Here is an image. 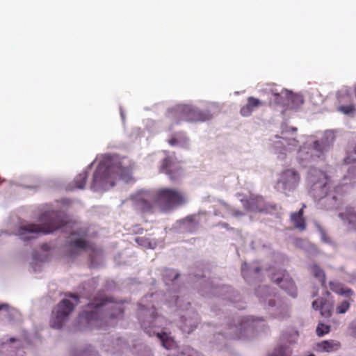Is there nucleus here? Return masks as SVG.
Segmentation results:
<instances>
[{
    "label": "nucleus",
    "mask_w": 356,
    "mask_h": 356,
    "mask_svg": "<svg viewBox=\"0 0 356 356\" xmlns=\"http://www.w3.org/2000/svg\"><path fill=\"white\" fill-rule=\"evenodd\" d=\"M287 132L282 129L281 136H271L268 139L269 149L280 160H284L298 150V159L303 166L325 161L335 140L334 134L330 130H327L320 136H305L300 145V142L295 138L286 136Z\"/></svg>",
    "instance_id": "1"
},
{
    "label": "nucleus",
    "mask_w": 356,
    "mask_h": 356,
    "mask_svg": "<svg viewBox=\"0 0 356 356\" xmlns=\"http://www.w3.org/2000/svg\"><path fill=\"white\" fill-rule=\"evenodd\" d=\"M96 161L99 163L92 175L90 186L91 191H106L115 185V180L117 178L127 183L131 180L133 164L128 158L120 157L118 155L101 154L97 156L96 159L75 177L74 182L77 188H85L88 172Z\"/></svg>",
    "instance_id": "2"
},
{
    "label": "nucleus",
    "mask_w": 356,
    "mask_h": 356,
    "mask_svg": "<svg viewBox=\"0 0 356 356\" xmlns=\"http://www.w3.org/2000/svg\"><path fill=\"white\" fill-rule=\"evenodd\" d=\"M306 183L310 195L321 207L327 210L339 209L343 205V195L356 186V165L348 168V175L337 184H334L331 177L324 171L311 168Z\"/></svg>",
    "instance_id": "3"
},
{
    "label": "nucleus",
    "mask_w": 356,
    "mask_h": 356,
    "mask_svg": "<svg viewBox=\"0 0 356 356\" xmlns=\"http://www.w3.org/2000/svg\"><path fill=\"white\" fill-rule=\"evenodd\" d=\"M63 228L64 231L70 230V234L67 237L66 243L71 250L72 256L75 255L79 251L88 252L91 265L96 267L100 265L103 260V252L100 248L90 243L87 239V234L85 229L81 228L79 224L72 221L67 216L65 211H46V234L54 231Z\"/></svg>",
    "instance_id": "4"
},
{
    "label": "nucleus",
    "mask_w": 356,
    "mask_h": 356,
    "mask_svg": "<svg viewBox=\"0 0 356 356\" xmlns=\"http://www.w3.org/2000/svg\"><path fill=\"white\" fill-rule=\"evenodd\" d=\"M123 312L124 306L122 302H115L104 293H99L79 314L76 321V329L87 331L103 327L108 324L113 325V320L119 318Z\"/></svg>",
    "instance_id": "5"
},
{
    "label": "nucleus",
    "mask_w": 356,
    "mask_h": 356,
    "mask_svg": "<svg viewBox=\"0 0 356 356\" xmlns=\"http://www.w3.org/2000/svg\"><path fill=\"white\" fill-rule=\"evenodd\" d=\"M159 296L157 293H151L142 298L138 304V318L141 327L147 334L156 336L163 348L172 350L177 348V343L168 330L170 322L163 316L157 315L154 312V305L149 302L150 298Z\"/></svg>",
    "instance_id": "6"
},
{
    "label": "nucleus",
    "mask_w": 356,
    "mask_h": 356,
    "mask_svg": "<svg viewBox=\"0 0 356 356\" xmlns=\"http://www.w3.org/2000/svg\"><path fill=\"white\" fill-rule=\"evenodd\" d=\"M218 109L216 103H209L206 108L200 109L193 104H177L167 109L165 116L166 123L179 124L181 122H204L213 118L215 110Z\"/></svg>",
    "instance_id": "7"
},
{
    "label": "nucleus",
    "mask_w": 356,
    "mask_h": 356,
    "mask_svg": "<svg viewBox=\"0 0 356 356\" xmlns=\"http://www.w3.org/2000/svg\"><path fill=\"white\" fill-rule=\"evenodd\" d=\"M103 348L106 352L113 355L129 356L133 353L137 356H152V350L145 344L136 345L131 350L127 341L119 337H106L103 342Z\"/></svg>",
    "instance_id": "8"
},
{
    "label": "nucleus",
    "mask_w": 356,
    "mask_h": 356,
    "mask_svg": "<svg viewBox=\"0 0 356 356\" xmlns=\"http://www.w3.org/2000/svg\"><path fill=\"white\" fill-rule=\"evenodd\" d=\"M261 321V318L252 316L235 317L227 325L222 336L229 339H244L248 333L257 327Z\"/></svg>",
    "instance_id": "9"
},
{
    "label": "nucleus",
    "mask_w": 356,
    "mask_h": 356,
    "mask_svg": "<svg viewBox=\"0 0 356 356\" xmlns=\"http://www.w3.org/2000/svg\"><path fill=\"white\" fill-rule=\"evenodd\" d=\"M157 192V204L163 212L171 211L188 201L183 193L171 188H163Z\"/></svg>",
    "instance_id": "10"
},
{
    "label": "nucleus",
    "mask_w": 356,
    "mask_h": 356,
    "mask_svg": "<svg viewBox=\"0 0 356 356\" xmlns=\"http://www.w3.org/2000/svg\"><path fill=\"white\" fill-rule=\"evenodd\" d=\"M79 297L70 294L63 299L58 305L55 311L52 313L51 326L60 329L70 314L73 312L75 305L78 304Z\"/></svg>",
    "instance_id": "11"
},
{
    "label": "nucleus",
    "mask_w": 356,
    "mask_h": 356,
    "mask_svg": "<svg viewBox=\"0 0 356 356\" xmlns=\"http://www.w3.org/2000/svg\"><path fill=\"white\" fill-rule=\"evenodd\" d=\"M175 305L181 311H185L184 314L181 313V329L187 334L191 333L197 326L200 318L198 314L190 307V302H185L183 299H179L177 296H173L172 300Z\"/></svg>",
    "instance_id": "12"
},
{
    "label": "nucleus",
    "mask_w": 356,
    "mask_h": 356,
    "mask_svg": "<svg viewBox=\"0 0 356 356\" xmlns=\"http://www.w3.org/2000/svg\"><path fill=\"white\" fill-rule=\"evenodd\" d=\"M131 201L136 209L143 213L155 212L157 204V192L151 190H143L131 196Z\"/></svg>",
    "instance_id": "13"
},
{
    "label": "nucleus",
    "mask_w": 356,
    "mask_h": 356,
    "mask_svg": "<svg viewBox=\"0 0 356 356\" xmlns=\"http://www.w3.org/2000/svg\"><path fill=\"white\" fill-rule=\"evenodd\" d=\"M200 293L203 296L210 297L211 296H221L223 299H227L232 302H236L238 295L230 286H214L213 282L205 277L200 278Z\"/></svg>",
    "instance_id": "14"
},
{
    "label": "nucleus",
    "mask_w": 356,
    "mask_h": 356,
    "mask_svg": "<svg viewBox=\"0 0 356 356\" xmlns=\"http://www.w3.org/2000/svg\"><path fill=\"white\" fill-rule=\"evenodd\" d=\"M300 175L293 169H286L280 175L275 184V189L286 195L293 191L300 182Z\"/></svg>",
    "instance_id": "15"
},
{
    "label": "nucleus",
    "mask_w": 356,
    "mask_h": 356,
    "mask_svg": "<svg viewBox=\"0 0 356 356\" xmlns=\"http://www.w3.org/2000/svg\"><path fill=\"white\" fill-rule=\"evenodd\" d=\"M259 91L268 96L270 104L280 105L286 108L289 104L290 91L288 90L273 84H266Z\"/></svg>",
    "instance_id": "16"
},
{
    "label": "nucleus",
    "mask_w": 356,
    "mask_h": 356,
    "mask_svg": "<svg viewBox=\"0 0 356 356\" xmlns=\"http://www.w3.org/2000/svg\"><path fill=\"white\" fill-rule=\"evenodd\" d=\"M267 271L268 272L271 280L277 284L281 289L286 291L289 296L293 298L296 297V287L293 281L285 270L280 269L276 270V272H274V268H270Z\"/></svg>",
    "instance_id": "17"
},
{
    "label": "nucleus",
    "mask_w": 356,
    "mask_h": 356,
    "mask_svg": "<svg viewBox=\"0 0 356 356\" xmlns=\"http://www.w3.org/2000/svg\"><path fill=\"white\" fill-rule=\"evenodd\" d=\"M18 234L24 241L36 238L44 234V222L41 220L39 224H24L19 227Z\"/></svg>",
    "instance_id": "18"
},
{
    "label": "nucleus",
    "mask_w": 356,
    "mask_h": 356,
    "mask_svg": "<svg viewBox=\"0 0 356 356\" xmlns=\"http://www.w3.org/2000/svg\"><path fill=\"white\" fill-rule=\"evenodd\" d=\"M200 216H188L184 219L177 221L172 227L175 232L184 233L193 232L196 230L200 220Z\"/></svg>",
    "instance_id": "19"
},
{
    "label": "nucleus",
    "mask_w": 356,
    "mask_h": 356,
    "mask_svg": "<svg viewBox=\"0 0 356 356\" xmlns=\"http://www.w3.org/2000/svg\"><path fill=\"white\" fill-rule=\"evenodd\" d=\"M240 201L243 202L245 209L250 211L268 212V208L262 197H251L248 200L241 198Z\"/></svg>",
    "instance_id": "20"
},
{
    "label": "nucleus",
    "mask_w": 356,
    "mask_h": 356,
    "mask_svg": "<svg viewBox=\"0 0 356 356\" xmlns=\"http://www.w3.org/2000/svg\"><path fill=\"white\" fill-rule=\"evenodd\" d=\"M337 99L339 106L337 107V110L346 115L354 116L356 109L353 104L348 103L350 97L348 95L339 92L337 94Z\"/></svg>",
    "instance_id": "21"
},
{
    "label": "nucleus",
    "mask_w": 356,
    "mask_h": 356,
    "mask_svg": "<svg viewBox=\"0 0 356 356\" xmlns=\"http://www.w3.org/2000/svg\"><path fill=\"white\" fill-rule=\"evenodd\" d=\"M179 167L172 156H168L163 161L160 171L169 175L171 179H177L179 174Z\"/></svg>",
    "instance_id": "22"
},
{
    "label": "nucleus",
    "mask_w": 356,
    "mask_h": 356,
    "mask_svg": "<svg viewBox=\"0 0 356 356\" xmlns=\"http://www.w3.org/2000/svg\"><path fill=\"white\" fill-rule=\"evenodd\" d=\"M265 104V102H263L254 97H249L247 99L246 104L241 108L240 113L243 117H249L257 108L263 106Z\"/></svg>",
    "instance_id": "23"
},
{
    "label": "nucleus",
    "mask_w": 356,
    "mask_h": 356,
    "mask_svg": "<svg viewBox=\"0 0 356 356\" xmlns=\"http://www.w3.org/2000/svg\"><path fill=\"white\" fill-rule=\"evenodd\" d=\"M217 207H218L213 212L214 215L216 216H220L222 218L233 216L237 218L243 215L241 211L232 208L225 202H220Z\"/></svg>",
    "instance_id": "24"
},
{
    "label": "nucleus",
    "mask_w": 356,
    "mask_h": 356,
    "mask_svg": "<svg viewBox=\"0 0 356 356\" xmlns=\"http://www.w3.org/2000/svg\"><path fill=\"white\" fill-rule=\"evenodd\" d=\"M255 293L261 301H268L269 307L275 306V300L273 298L275 296V293L272 290H270L267 286H259V288L256 289Z\"/></svg>",
    "instance_id": "25"
},
{
    "label": "nucleus",
    "mask_w": 356,
    "mask_h": 356,
    "mask_svg": "<svg viewBox=\"0 0 356 356\" xmlns=\"http://www.w3.org/2000/svg\"><path fill=\"white\" fill-rule=\"evenodd\" d=\"M260 268L256 264H252L251 265L247 263H243L241 266V273L244 280L250 283L252 278H257Z\"/></svg>",
    "instance_id": "26"
},
{
    "label": "nucleus",
    "mask_w": 356,
    "mask_h": 356,
    "mask_svg": "<svg viewBox=\"0 0 356 356\" xmlns=\"http://www.w3.org/2000/svg\"><path fill=\"white\" fill-rule=\"evenodd\" d=\"M340 348V343L334 340H325L316 344V350L321 353H332Z\"/></svg>",
    "instance_id": "27"
},
{
    "label": "nucleus",
    "mask_w": 356,
    "mask_h": 356,
    "mask_svg": "<svg viewBox=\"0 0 356 356\" xmlns=\"http://www.w3.org/2000/svg\"><path fill=\"white\" fill-rule=\"evenodd\" d=\"M168 143L173 147H186L188 143V139L184 132H176L171 134L168 139Z\"/></svg>",
    "instance_id": "28"
},
{
    "label": "nucleus",
    "mask_w": 356,
    "mask_h": 356,
    "mask_svg": "<svg viewBox=\"0 0 356 356\" xmlns=\"http://www.w3.org/2000/svg\"><path fill=\"white\" fill-rule=\"evenodd\" d=\"M305 206L303 204L302 208L300 209L298 212H294L291 214V221L293 225L300 230H304L305 229V222L303 218V208Z\"/></svg>",
    "instance_id": "29"
},
{
    "label": "nucleus",
    "mask_w": 356,
    "mask_h": 356,
    "mask_svg": "<svg viewBox=\"0 0 356 356\" xmlns=\"http://www.w3.org/2000/svg\"><path fill=\"white\" fill-rule=\"evenodd\" d=\"M330 289L334 293L346 297H348L353 294V291L351 289L344 288L343 286L339 282H330Z\"/></svg>",
    "instance_id": "30"
},
{
    "label": "nucleus",
    "mask_w": 356,
    "mask_h": 356,
    "mask_svg": "<svg viewBox=\"0 0 356 356\" xmlns=\"http://www.w3.org/2000/svg\"><path fill=\"white\" fill-rule=\"evenodd\" d=\"M304 103L302 95L299 94H293L291 92L289 93V104L287 105L286 108L297 109L300 108Z\"/></svg>",
    "instance_id": "31"
},
{
    "label": "nucleus",
    "mask_w": 356,
    "mask_h": 356,
    "mask_svg": "<svg viewBox=\"0 0 356 356\" xmlns=\"http://www.w3.org/2000/svg\"><path fill=\"white\" fill-rule=\"evenodd\" d=\"M179 274L174 270L168 269L163 271V280L165 285H174L175 280L178 278Z\"/></svg>",
    "instance_id": "32"
},
{
    "label": "nucleus",
    "mask_w": 356,
    "mask_h": 356,
    "mask_svg": "<svg viewBox=\"0 0 356 356\" xmlns=\"http://www.w3.org/2000/svg\"><path fill=\"white\" fill-rule=\"evenodd\" d=\"M309 270L314 277L318 280L322 285H324L325 282V274L323 269L317 264H314L310 266Z\"/></svg>",
    "instance_id": "33"
},
{
    "label": "nucleus",
    "mask_w": 356,
    "mask_h": 356,
    "mask_svg": "<svg viewBox=\"0 0 356 356\" xmlns=\"http://www.w3.org/2000/svg\"><path fill=\"white\" fill-rule=\"evenodd\" d=\"M176 356H204L200 353L190 346L179 347L176 352Z\"/></svg>",
    "instance_id": "34"
},
{
    "label": "nucleus",
    "mask_w": 356,
    "mask_h": 356,
    "mask_svg": "<svg viewBox=\"0 0 356 356\" xmlns=\"http://www.w3.org/2000/svg\"><path fill=\"white\" fill-rule=\"evenodd\" d=\"M292 350L289 345L282 344L273 350L270 356H290Z\"/></svg>",
    "instance_id": "35"
},
{
    "label": "nucleus",
    "mask_w": 356,
    "mask_h": 356,
    "mask_svg": "<svg viewBox=\"0 0 356 356\" xmlns=\"http://www.w3.org/2000/svg\"><path fill=\"white\" fill-rule=\"evenodd\" d=\"M12 319L10 307L6 304L0 305V322H10Z\"/></svg>",
    "instance_id": "36"
},
{
    "label": "nucleus",
    "mask_w": 356,
    "mask_h": 356,
    "mask_svg": "<svg viewBox=\"0 0 356 356\" xmlns=\"http://www.w3.org/2000/svg\"><path fill=\"white\" fill-rule=\"evenodd\" d=\"M294 243L296 246L303 249L307 252H309L311 253L316 252V248L307 241L300 238H296L294 241Z\"/></svg>",
    "instance_id": "37"
},
{
    "label": "nucleus",
    "mask_w": 356,
    "mask_h": 356,
    "mask_svg": "<svg viewBox=\"0 0 356 356\" xmlns=\"http://www.w3.org/2000/svg\"><path fill=\"white\" fill-rule=\"evenodd\" d=\"M135 241L140 245L144 248L154 249L156 245V243L154 240H150L149 238H147L145 237H136Z\"/></svg>",
    "instance_id": "38"
},
{
    "label": "nucleus",
    "mask_w": 356,
    "mask_h": 356,
    "mask_svg": "<svg viewBox=\"0 0 356 356\" xmlns=\"http://www.w3.org/2000/svg\"><path fill=\"white\" fill-rule=\"evenodd\" d=\"M44 244L40 245V252L34 251L33 252V264L35 265L42 263L44 260Z\"/></svg>",
    "instance_id": "39"
},
{
    "label": "nucleus",
    "mask_w": 356,
    "mask_h": 356,
    "mask_svg": "<svg viewBox=\"0 0 356 356\" xmlns=\"http://www.w3.org/2000/svg\"><path fill=\"white\" fill-rule=\"evenodd\" d=\"M298 332L296 330H289L284 336V338L289 341L290 344L294 343L298 339Z\"/></svg>",
    "instance_id": "40"
},
{
    "label": "nucleus",
    "mask_w": 356,
    "mask_h": 356,
    "mask_svg": "<svg viewBox=\"0 0 356 356\" xmlns=\"http://www.w3.org/2000/svg\"><path fill=\"white\" fill-rule=\"evenodd\" d=\"M330 330V327L323 323H319L316 327V334L319 337H322L327 334Z\"/></svg>",
    "instance_id": "41"
},
{
    "label": "nucleus",
    "mask_w": 356,
    "mask_h": 356,
    "mask_svg": "<svg viewBox=\"0 0 356 356\" xmlns=\"http://www.w3.org/2000/svg\"><path fill=\"white\" fill-rule=\"evenodd\" d=\"M350 307V302L348 300H343L336 308L337 312L339 314L346 313Z\"/></svg>",
    "instance_id": "42"
},
{
    "label": "nucleus",
    "mask_w": 356,
    "mask_h": 356,
    "mask_svg": "<svg viewBox=\"0 0 356 356\" xmlns=\"http://www.w3.org/2000/svg\"><path fill=\"white\" fill-rule=\"evenodd\" d=\"M331 306L329 302L327 301L324 302V304L321 305V308L320 309L321 314L324 317H329L331 314L330 312Z\"/></svg>",
    "instance_id": "43"
},
{
    "label": "nucleus",
    "mask_w": 356,
    "mask_h": 356,
    "mask_svg": "<svg viewBox=\"0 0 356 356\" xmlns=\"http://www.w3.org/2000/svg\"><path fill=\"white\" fill-rule=\"evenodd\" d=\"M344 163L347 165L350 163H356V146L354 148L353 154L348 155L344 159Z\"/></svg>",
    "instance_id": "44"
},
{
    "label": "nucleus",
    "mask_w": 356,
    "mask_h": 356,
    "mask_svg": "<svg viewBox=\"0 0 356 356\" xmlns=\"http://www.w3.org/2000/svg\"><path fill=\"white\" fill-rule=\"evenodd\" d=\"M345 280L350 283H356V271L347 273Z\"/></svg>",
    "instance_id": "45"
},
{
    "label": "nucleus",
    "mask_w": 356,
    "mask_h": 356,
    "mask_svg": "<svg viewBox=\"0 0 356 356\" xmlns=\"http://www.w3.org/2000/svg\"><path fill=\"white\" fill-rule=\"evenodd\" d=\"M76 356H99L98 353L91 349L83 353H81Z\"/></svg>",
    "instance_id": "46"
},
{
    "label": "nucleus",
    "mask_w": 356,
    "mask_h": 356,
    "mask_svg": "<svg viewBox=\"0 0 356 356\" xmlns=\"http://www.w3.org/2000/svg\"><path fill=\"white\" fill-rule=\"evenodd\" d=\"M324 302L323 300H316L312 302V307L315 310H320L321 308V305L324 304Z\"/></svg>",
    "instance_id": "47"
},
{
    "label": "nucleus",
    "mask_w": 356,
    "mask_h": 356,
    "mask_svg": "<svg viewBox=\"0 0 356 356\" xmlns=\"http://www.w3.org/2000/svg\"><path fill=\"white\" fill-rule=\"evenodd\" d=\"M321 238V241L325 243H330V239L326 236L325 233L320 229Z\"/></svg>",
    "instance_id": "48"
},
{
    "label": "nucleus",
    "mask_w": 356,
    "mask_h": 356,
    "mask_svg": "<svg viewBox=\"0 0 356 356\" xmlns=\"http://www.w3.org/2000/svg\"><path fill=\"white\" fill-rule=\"evenodd\" d=\"M120 115H121L122 121H124V112L122 108H120Z\"/></svg>",
    "instance_id": "49"
},
{
    "label": "nucleus",
    "mask_w": 356,
    "mask_h": 356,
    "mask_svg": "<svg viewBox=\"0 0 356 356\" xmlns=\"http://www.w3.org/2000/svg\"><path fill=\"white\" fill-rule=\"evenodd\" d=\"M15 341H16V339H15V338H14V337H10V338L9 339V342H10V343H13V342H15Z\"/></svg>",
    "instance_id": "50"
},
{
    "label": "nucleus",
    "mask_w": 356,
    "mask_h": 356,
    "mask_svg": "<svg viewBox=\"0 0 356 356\" xmlns=\"http://www.w3.org/2000/svg\"><path fill=\"white\" fill-rule=\"evenodd\" d=\"M351 326L356 329V321L353 322ZM355 334H356V330L355 331Z\"/></svg>",
    "instance_id": "51"
},
{
    "label": "nucleus",
    "mask_w": 356,
    "mask_h": 356,
    "mask_svg": "<svg viewBox=\"0 0 356 356\" xmlns=\"http://www.w3.org/2000/svg\"><path fill=\"white\" fill-rule=\"evenodd\" d=\"M221 225H222L223 227H225V228H227V227H228V225H227V223H225V222L222 223V224H221Z\"/></svg>",
    "instance_id": "52"
},
{
    "label": "nucleus",
    "mask_w": 356,
    "mask_h": 356,
    "mask_svg": "<svg viewBox=\"0 0 356 356\" xmlns=\"http://www.w3.org/2000/svg\"><path fill=\"white\" fill-rule=\"evenodd\" d=\"M134 131H136L137 132V134L139 135V133L140 131V129L139 128L135 129Z\"/></svg>",
    "instance_id": "53"
},
{
    "label": "nucleus",
    "mask_w": 356,
    "mask_h": 356,
    "mask_svg": "<svg viewBox=\"0 0 356 356\" xmlns=\"http://www.w3.org/2000/svg\"><path fill=\"white\" fill-rule=\"evenodd\" d=\"M291 129L293 132L297 131V129L296 127H291Z\"/></svg>",
    "instance_id": "54"
},
{
    "label": "nucleus",
    "mask_w": 356,
    "mask_h": 356,
    "mask_svg": "<svg viewBox=\"0 0 356 356\" xmlns=\"http://www.w3.org/2000/svg\"><path fill=\"white\" fill-rule=\"evenodd\" d=\"M62 202H63V203H64V202L67 203V202H70V200H62Z\"/></svg>",
    "instance_id": "55"
},
{
    "label": "nucleus",
    "mask_w": 356,
    "mask_h": 356,
    "mask_svg": "<svg viewBox=\"0 0 356 356\" xmlns=\"http://www.w3.org/2000/svg\"><path fill=\"white\" fill-rule=\"evenodd\" d=\"M168 129H169V130L170 131V130L172 129V126H171V125H170Z\"/></svg>",
    "instance_id": "56"
},
{
    "label": "nucleus",
    "mask_w": 356,
    "mask_h": 356,
    "mask_svg": "<svg viewBox=\"0 0 356 356\" xmlns=\"http://www.w3.org/2000/svg\"><path fill=\"white\" fill-rule=\"evenodd\" d=\"M308 356H315V355H314V354H310V355H309Z\"/></svg>",
    "instance_id": "57"
},
{
    "label": "nucleus",
    "mask_w": 356,
    "mask_h": 356,
    "mask_svg": "<svg viewBox=\"0 0 356 356\" xmlns=\"http://www.w3.org/2000/svg\"><path fill=\"white\" fill-rule=\"evenodd\" d=\"M236 307H238V308H241V306H238V305H236Z\"/></svg>",
    "instance_id": "58"
}]
</instances>
